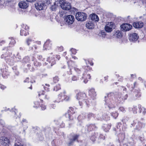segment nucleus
Listing matches in <instances>:
<instances>
[{"label":"nucleus","instance_id":"f8f14e48","mask_svg":"<svg viewBox=\"0 0 146 146\" xmlns=\"http://www.w3.org/2000/svg\"><path fill=\"white\" fill-rule=\"evenodd\" d=\"M80 135L78 134H74L72 136V138L70 139V141L67 143L68 146H71L73 145L74 142L76 141L79 142L78 138Z\"/></svg>","mask_w":146,"mask_h":146},{"label":"nucleus","instance_id":"412c9836","mask_svg":"<svg viewBox=\"0 0 146 146\" xmlns=\"http://www.w3.org/2000/svg\"><path fill=\"white\" fill-rule=\"evenodd\" d=\"M72 61H70L67 62L68 67L67 68L65 74H63V76H66V75H70L72 74V71L71 70L72 68L70 67L71 65H70V64L71 63H72Z\"/></svg>","mask_w":146,"mask_h":146},{"label":"nucleus","instance_id":"c03bdc74","mask_svg":"<svg viewBox=\"0 0 146 146\" xmlns=\"http://www.w3.org/2000/svg\"><path fill=\"white\" fill-rule=\"evenodd\" d=\"M61 89L60 86L59 84H58L55 86L53 90L55 91H57Z\"/></svg>","mask_w":146,"mask_h":146},{"label":"nucleus","instance_id":"f704fd0d","mask_svg":"<svg viewBox=\"0 0 146 146\" xmlns=\"http://www.w3.org/2000/svg\"><path fill=\"white\" fill-rule=\"evenodd\" d=\"M98 136V134L97 133H94L90 137V140L93 142H94L96 139L97 138Z\"/></svg>","mask_w":146,"mask_h":146},{"label":"nucleus","instance_id":"c9c22d12","mask_svg":"<svg viewBox=\"0 0 146 146\" xmlns=\"http://www.w3.org/2000/svg\"><path fill=\"white\" fill-rule=\"evenodd\" d=\"M114 35L118 38H120L122 36V33L121 31L117 30L115 33Z\"/></svg>","mask_w":146,"mask_h":146},{"label":"nucleus","instance_id":"6e6552de","mask_svg":"<svg viewBox=\"0 0 146 146\" xmlns=\"http://www.w3.org/2000/svg\"><path fill=\"white\" fill-rule=\"evenodd\" d=\"M118 140L120 143V146H125L126 144L123 143V142L125 139V133L120 132L117 135Z\"/></svg>","mask_w":146,"mask_h":146},{"label":"nucleus","instance_id":"ddd939ff","mask_svg":"<svg viewBox=\"0 0 146 146\" xmlns=\"http://www.w3.org/2000/svg\"><path fill=\"white\" fill-rule=\"evenodd\" d=\"M115 100L110 99H107L105 100V104L107 106L109 109H113L115 108L114 104Z\"/></svg>","mask_w":146,"mask_h":146},{"label":"nucleus","instance_id":"1a4fd4ad","mask_svg":"<svg viewBox=\"0 0 146 146\" xmlns=\"http://www.w3.org/2000/svg\"><path fill=\"white\" fill-rule=\"evenodd\" d=\"M74 113L75 111L74 108L72 107H70L67 112L66 113L65 116L66 118L69 119V121H72L74 120V118L72 117V115Z\"/></svg>","mask_w":146,"mask_h":146},{"label":"nucleus","instance_id":"39448f33","mask_svg":"<svg viewBox=\"0 0 146 146\" xmlns=\"http://www.w3.org/2000/svg\"><path fill=\"white\" fill-rule=\"evenodd\" d=\"M45 91L44 90H41L38 92V97L40 100L41 102H43V100H48L50 98V95L49 94H45Z\"/></svg>","mask_w":146,"mask_h":146},{"label":"nucleus","instance_id":"13d9d810","mask_svg":"<svg viewBox=\"0 0 146 146\" xmlns=\"http://www.w3.org/2000/svg\"><path fill=\"white\" fill-rule=\"evenodd\" d=\"M99 138L100 139L104 140L105 139V137L103 135L100 134L99 136Z\"/></svg>","mask_w":146,"mask_h":146},{"label":"nucleus","instance_id":"f257e3e1","mask_svg":"<svg viewBox=\"0 0 146 146\" xmlns=\"http://www.w3.org/2000/svg\"><path fill=\"white\" fill-rule=\"evenodd\" d=\"M76 98L80 106H82L84 104L87 107H89L92 105L91 100H89V98L84 92H79L76 94Z\"/></svg>","mask_w":146,"mask_h":146},{"label":"nucleus","instance_id":"4468645a","mask_svg":"<svg viewBox=\"0 0 146 146\" xmlns=\"http://www.w3.org/2000/svg\"><path fill=\"white\" fill-rule=\"evenodd\" d=\"M64 20L65 21L66 24L68 25H70L73 23L75 20V19L73 16L68 15L65 17Z\"/></svg>","mask_w":146,"mask_h":146},{"label":"nucleus","instance_id":"58836bf2","mask_svg":"<svg viewBox=\"0 0 146 146\" xmlns=\"http://www.w3.org/2000/svg\"><path fill=\"white\" fill-rule=\"evenodd\" d=\"M74 68L75 71L77 73V74L79 75H80V74H81L82 71H84L82 70H84V69H83V67L81 69H80L76 67H74Z\"/></svg>","mask_w":146,"mask_h":146},{"label":"nucleus","instance_id":"bf43d9fd","mask_svg":"<svg viewBox=\"0 0 146 146\" xmlns=\"http://www.w3.org/2000/svg\"><path fill=\"white\" fill-rule=\"evenodd\" d=\"M40 76L41 78H46L47 76V74H42L40 75Z\"/></svg>","mask_w":146,"mask_h":146},{"label":"nucleus","instance_id":"f3484780","mask_svg":"<svg viewBox=\"0 0 146 146\" xmlns=\"http://www.w3.org/2000/svg\"><path fill=\"white\" fill-rule=\"evenodd\" d=\"M29 27L27 25H24L22 27L20 31V35L21 36H26L29 35Z\"/></svg>","mask_w":146,"mask_h":146},{"label":"nucleus","instance_id":"20e7f679","mask_svg":"<svg viewBox=\"0 0 146 146\" xmlns=\"http://www.w3.org/2000/svg\"><path fill=\"white\" fill-rule=\"evenodd\" d=\"M127 97L128 95L127 94L125 95L122 94H118L115 96V101L116 104L123 103L127 99Z\"/></svg>","mask_w":146,"mask_h":146},{"label":"nucleus","instance_id":"052dcab7","mask_svg":"<svg viewBox=\"0 0 146 146\" xmlns=\"http://www.w3.org/2000/svg\"><path fill=\"white\" fill-rule=\"evenodd\" d=\"M119 110L122 112H124L125 111L124 108L123 107H120L119 108Z\"/></svg>","mask_w":146,"mask_h":146},{"label":"nucleus","instance_id":"bb28decb","mask_svg":"<svg viewBox=\"0 0 146 146\" xmlns=\"http://www.w3.org/2000/svg\"><path fill=\"white\" fill-rule=\"evenodd\" d=\"M134 95H135L136 99H139L141 96V93L140 90L138 89H135L134 92Z\"/></svg>","mask_w":146,"mask_h":146},{"label":"nucleus","instance_id":"2eb2a0df","mask_svg":"<svg viewBox=\"0 0 146 146\" xmlns=\"http://www.w3.org/2000/svg\"><path fill=\"white\" fill-rule=\"evenodd\" d=\"M0 143L3 146H9L10 143V139L6 137L2 136L0 137Z\"/></svg>","mask_w":146,"mask_h":146},{"label":"nucleus","instance_id":"0eeeda50","mask_svg":"<svg viewBox=\"0 0 146 146\" xmlns=\"http://www.w3.org/2000/svg\"><path fill=\"white\" fill-rule=\"evenodd\" d=\"M87 17V15L86 13L80 12H77L75 16L76 19L81 21H84L86 20Z\"/></svg>","mask_w":146,"mask_h":146},{"label":"nucleus","instance_id":"a211bd4d","mask_svg":"<svg viewBox=\"0 0 146 146\" xmlns=\"http://www.w3.org/2000/svg\"><path fill=\"white\" fill-rule=\"evenodd\" d=\"M141 122L140 121H138L136 125L135 129L139 131L144 127L145 124L144 122L145 120L143 118H142L141 119Z\"/></svg>","mask_w":146,"mask_h":146},{"label":"nucleus","instance_id":"9b49d317","mask_svg":"<svg viewBox=\"0 0 146 146\" xmlns=\"http://www.w3.org/2000/svg\"><path fill=\"white\" fill-rule=\"evenodd\" d=\"M41 44V42L39 41H37L33 42L32 44V46H29V50L33 51H36L39 47Z\"/></svg>","mask_w":146,"mask_h":146},{"label":"nucleus","instance_id":"a19ab883","mask_svg":"<svg viewBox=\"0 0 146 146\" xmlns=\"http://www.w3.org/2000/svg\"><path fill=\"white\" fill-rule=\"evenodd\" d=\"M111 114L113 118L115 119H116L118 116L119 114L117 111H115L111 113Z\"/></svg>","mask_w":146,"mask_h":146},{"label":"nucleus","instance_id":"338daca9","mask_svg":"<svg viewBox=\"0 0 146 146\" xmlns=\"http://www.w3.org/2000/svg\"><path fill=\"white\" fill-rule=\"evenodd\" d=\"M12 69L13 70V72L14 71H16L17 70V67L16 66H14L12 68Z\"/></svg>","mask_w":146,"mask_h":146},{"label":"nucleus","instance_id":"0e129e2a","mask_svg":"<svg viewBox=\"0 0 146 146\" xmlns=\"http://www.w3.org/2000/svg\"><path fill=\"white\" fill-rule=\"evenodd\" d=\"M0 44L1 46L3 45H5V44H6V42L5 40H2L0 42Z\"/></svg>","mask_w":146,"mask_h":146},{"label":"nucleus","instance_id":"7ed1b4c3","mask_svg":"<svg viewBox=\"0 0 146 146\" xmlns=\"http://www.w3.org/2000/svg\"><path fill=\"white\" fill-rule=\"evenodd\" d=\"M83 71H84V73L82 77V79L83 80L84 82L86 83L89 79L91 78V76L90 74H88V72L92 70V68L88 66H83Z\"/></svg>","mask_w":146,"mask_h":146},{"label":"nucleus","instance_id":"e433bc0d","mask_svg":"<svg viewBox=\"0 0 146 146\" xmlns=\"http://www.w3.org/2000/svg\"><path fill=\"white\" fill-rule=\"evenodd\" d=\"M42 62H38L37 60H35L34 61L33 65L36 68L41 66Z\"/></svg>","mask_w":146,"mask_h":146},{"label":"nucleus","instance_id":"dca6fc26","mask_svg":"<svg viewBox=\"0 0 146 146\" xmlns=\"http://www.w3.org/2000/svg\"><path fill=\"white\" fill-rule=\"evenodd\" d=\"M115 24L113 22L108 23L107 24L105 27V30L107 32H111L113 30V28H114Z\"/></svg>","mask_w":146,"mask_h":146},{"label":"nucleus","instance_id":"9d476101","mask_svg":"<svg viewBox=\"0 0 146 146\" xmlns=\"http://www.w3.org/2000/svg\"><path fill=\"white\" fill-rule=\"evenodd\" d=\"M88 96L89 100H91L92 104L93 100L96 98V94L95 90L94 88H92L89 90Z\"/></svg>","mask_w":146,"mask_h":146},{"label":"nucleus","instance_id":"cd10ccee","mask_svg":"<svg viewBox=\"0 0 146 146\" xmlns=\"http://www.w3.org/2000/svg\"><path fill=\"white\" fill-rule=\"evenodd\" d=\"M18 5L19 7L22 9H26L28 6V5L26 1H22L20 2Z\"/></svg>","mask_w":146,"mask_h":146},{"label":"nucleus","instance_id":"6ab92c4d","mask_svg":"<svg viewBox=\"0 0 146 146\" xmlns=\"http://www.w3.org/2000/svg\"><path fill=\"white\" fill-rule=\"evenodd\" d=\"M60 3V6L61 8L64 10H69L71 8V5L70 3H66L64 1Z\"/></svg>","mask_w":146,"mask_h":146},{"label":"nucleus","instance_id":"7c9ffc66","mask_svg":"<svg viewBox=\"0 0 146 146\" xmlns=\"http://www.w3.org/2000/svg\"><path fill=\"white\" fill-rule=\"evenodd\" d=\"M90 17L92 21L95 22L98 21L99 20L98 16L94 13L90 15Z\"/></svg>","mask_w":146,"mask_h":146},{"label":"nucleus","instance_id":"680f3d73","mask_svg":"<svg viewBox=\"0 0 146 146\" xmlns=\"http://www.w3.org/2000/svg\"><path fill=\"white\" fill-rule=\"evenodd\" d=\"M71 50L72 53L74 54H75L77 52L76 50L72 48L71 49Z\"/></svg>","mask_w":146,"mask_h":146},{"label":"nucleus","instance_id":"473e14b6","mask_svg":"<svg viewBox=\"0 0 146 146\" xmlns=\"http://www.w3.org/2000/svg\"><path fill=\"white\" fill-rule=\"evenodd\" d=\"M47 61L50 64L51 66H52L56 63V61L53 57H49L47 59Z\"/></svg>","mask_w":146,"mask_h":146},{"label":"nucleus","instance_id":"37998d69","mask_svg":"<svg viewBox=\"0 0 146 146\" xmlns=\"http://www.w3.org/2000/svg\"><path fill=\"white\" fill-rule=\"evenodd\" d=\"M37 58L40 62H42L43 63V62L45 61V59L43 58L41 55H39L37 57Z\"/></svg>","mask_w":146,"mask_h":146},{"label":"nucleus","instance_id":"a878e982","mask_svg":"<svg viewBox=\"0 0 146 146\" xmlns=\"http://www.w3.org/2000/svg\"><path fill=\"white\" fill-rule=\"evenodd\" d=\"M138 108L139 109V113H142L143 115H145L146 114V108L142 106L141 104H139L138 105Z\"/></svg>","mask_w":146,"mask_h":146},{"label":"nucleus","instance_id":"49530a36","mask_svg":"<svg viewBox=\"0 0 146 146\" xmlns=\"http://www.w3.org/2000/svg\"><path fill=\"white\" fill-rule=\"evenodd\" d=\"M43 86L44 88L45 91H46L47 92L49 91V87L50 86L49 84H45V85H43Z\"/></svg>","mask_w":146,"mask_h":146},{"label":"nucleus","instance_id":"c85d7f7f","mask_svg":"<svg viewBox=\"0 0 146 146\" xmlns=\"http://www.w3.org/2000/svg\"><path fill=\"white\" fill-rule=\"evenodd\" d=\"M51 43L49 40H47L44 43L43 48L44 50H49L51 49Z\"/></svg>","mask_w":146,"mask_h":146},{"label":"nucleus","instance_id":"f03ea898","mask_svg":"<svg viewBox=\"0 0 146 146\" xmlns=\"http://www.w3.org/2000/svg\"><path fill=\"white\" fill-rule=\"evenodd\" d=\"M7 48L3 49V51L5 52H3V54L1 56L2 58H4L6 62L10 65H13L14 63L18 62L19 60L17 58V56H12V54L7 50Z\"/></svg>","mask_w":146,"mask_h":146},{"label":"nucleus","instance_id":"72a5a7b5","mask_svg":"<svg viewBox=\"0 0 146 146\" xmlns=\"http://www.w3.org/2000/svg\"><path fill=\"white\" fill-rule=\"evenodd\" d=\"M86 27L89 29H93L94 28V24L92 21H89L86 24Z\"/></svg>","mask_w":146,"mask_h":146},{"label":"nucleus","instance_id":"774afa93","mask_svg":"<svg viewBox=\"0 0 146 146\" xmlns=\"http://www.w3.org/2000/svg\"><path fill=\"white\" fill-rule=\"evenodd\" d=\"M89 63L91 65L93 66L94 64V63L92 61H88Z\"/></svg>","mask_w":146,"mask_h":146},{"label":"nucleus","instance_id":"e2e57ef3","mask_svg":"<svg viewBox=\"0 0 146 146\" xmlns=\"http://www.w3.org/2000/svg\"><path fill=\"white\" fill-rule=\"evenodd\" d=\"M56 7L54 5H52L50 7V9L52 11H54L56 10Z\"/></svg>","mask_w":146,"mask_h":146},{"label":"nucleus","instance_id":"69168bd1","mask_svg":"<svg viewBox=\"0 0 146 146\" xmlns=\"http://www.w3.org/2000/svg\"><path fill=\"white\" fill-rule=\"evenodd\" d=\"M104 119L106 120H108L110 119V117L109 116H108L107 115H105L104 116Z\"/></svg>","mask_w":146,"mask_h":146},{"label":"nucleus","instance_id":"2f4dec72","mask_svg":"<svg viewBox=\"0 0 146 146\" xmlns=\"http://www.w3.org/2000/svg\"><path fill=\"white\" fill-rule=\"evenodd\" d=\"M111 127V123L104 124L102 126V128L105 132H108L110 129Z\"/></svg>","mask_w":146,"mask_h":146},{"label":"nucleus","instance_id":"603ef678","mask_svg":"<svg viewBox=\"0 0 146 146\" xmlns=\"http://www.w3.org/2000/svg\"><path fill=\"white\" fill-rule=\"evenodd\" d=\"M32 42V40L31 39L29 38H27L26 40V42L27 45L29 46H30L31 42Z\"/></svg>","mask_w":146,"mask_h":146},{"label":"nucleus","instance_id":"3c124183","mask_svg":"<svg viewBox=\"0 0 146 146\" xmlns=\"http://www.w3.org/2000/svg\"><path fill=\"white\" fill-rule=\"evenodd\" d=\"M94 114L92 113H89L87 115V117L89 119H90L92 117L94 116Z\"/></svg>","mask_w":146,"mask_h":146},{"label":"nucleus","instance_id":"4c0bfd02","mask_svg":"<svg viewBox=\"0 0 146 146\" xmlns=\"http://www.w3.org/2000/svg\"><path fill=\"white\" fill-rule=\"evenodd\" d=\"M64 100L66 101H69L70 99V96L66 95V93L65 91H64Z\"/></svg>","mask_w":146,"mask_h":146},{"label":"nucleus","instance_id":"c756f323","mask_svg":"<svg viewBox=\"0 0 146 146\" xmlns=\"http://www.w3.org/2000/svg\"><path fill=\"white\" fill-rule=\"evenodd\" d=\"M64 91L61 92L58 96L57 98L56 101L58 102H62L64 100Z\"/></svg>","mask_w":146,"mask_h":146},{"label":"nucleus","instance_id":"6e6d98bb","mask_svg":"<svg viewBox=\"0 0 146 146\" xmlns=\"http://www.w3.org/2000/svg\"><path fill=\"white\" fill-rule=\"evenodd\" d=\"M122 126V124L121 122H119L117 124V128L121 129V127Z\"/></svg>","mask_w":146,"mask_h":146},{"label":"nucleus","instance_id":"4d7b16f0","mask_svg":"<svg viewBox=\"0 0 146 146\" xmlns=\"http://www.w3.org/2000/svg\"><path fill=\"white\" fill-rule=\"evenodd\" d=\"M0 88L2 90H4L6 88V87L3 85H2L1 84H0Z\"/></svg>","mask_w":146,"mask_h":146},{"label":"nucleus","instance_id":"5701e85b","mask_svg":"<svg viewBox=\"0 0 146 146\" xmlns=\"http://www.w3.org/2000/svg\"><path fill=\"white\" fill-rule=\"evenodd\" d=\"M139 38V36L136 33H133L129 35V40L132 41H137Z\"/></svg>","mask_w":146,"mask_h":146},{"label":"nucleus","instance_id":"a18cd8bd","mask_svg":"<svg viewBox=\"0 0 146 146\" xmlns=\"http://www.w3.org/2000/svg\"><path fill=\"white\" fill-rule=\"evenodd\" d=\"M80 75H78L77 76L74 75L71 78V80L73 81H76L79 80V76Z\"/></svg>","mask_w":146,"mask_h":146},{"label":"nucleus","instance_id":"423d86ee","mask_svg":"<svg viewBox=\"0 0 146 146\" xmlns=\"http://www.w3.org/2000/svg\"><path fill=\"white\" fill-rule=\"evenodd\" d=\"M8 67L5 64L2 65L0 70L2 73V75L3 77L7 78L9 76L10 72L8 70Z\"/></svg>","mask_w":146,"mask_h":146},{"label":"nucleus","instance_id":"aec40b11","mask_svg":"<svg viewBox=\"0 0 146 146\" xmlns=\"http://www.w3.org/2000/svg\"><path fill=\"white\" fill-rule=\"evenodd\" d=\"M98 128L97 127L95 124H90L86 125V129L88 132H90L96 130Z\"/></svg>","mask_w":146,"mask_h":146},{"label":"nucleus","instance_id":"b1692460","mask_svg":"<svg viewBox=\"0 0 146 146\" xmlns=\"http://www.w3.org/2000/svg\"><path fill=\"white\" fill-rule=\"evenodd\" d=\"M41 1H38L35 4V7L37 10H41L43 9L44 4Z\"/></svg>","mask_w":146,"mask_h":146},{"label":"nucleus","instance_id":"de8ad7c7","mask_svg":"<svg viewBox=\"0 0 146 146\" xmlns=\"http://www.w3.org/2000/svg\"><path fill=\"white\" fill-rule=\"evenodd\" d=\"M59 78L58 76H56L53 78V81L54 83L58 82L59 81Z\"/></svg>","mask_w":146,"mask_h":146},{"label":"nucleus","instance_id":"5fc2aeb1","mask_svg":"<svg viewBox=\"0 0 146 146\" xmlns=\"http://www.w3.org/2000/svg\"><path fill=\"white\" fill-rule=\"evenodd\" d=\"M57 48L58 52H62L63 50V47L62 46L57 47Z\"/></svg>","mask_w":146,"mask_h":146},{"label":"nucleus","instance_id":"393cba45","mask_svg":"<svg viewBox=\"0 0 146 146\" xmlns=\"http://www.w3.org/2000/svg\"><path fill=\"white\" fill-rule=\"evenodd\" d=\"M133 26L136 28H141L143 26V23L142 21H137L133 23Z\"/></svg>","mask_w":146,"mask_h":146},{"label":"nucleus","instance_id":"864d4df0","mask_svg":"<svg viewBox=\"0 0 146 146\" xmlns=\"http://www.w3.org/2000/svg\"><path fill=\"white\" fill-rule=\"evenodd\" d=\"M40 107H41V109L42 110H44L46 108V106L44 104H40Z\"/></svg>","mask_w":146,"mask_h":146},{"label":"nucleus","instance_id":"09e8293b","mask_svg":"<svg viewBox=\"0 0 146 146\" xmlns=\"http://www.w3.org/2000/svg\"><path fill=\"white\" fill-rule=\"evenodd\" d=\"M132 110L134 113L135 114L137 113V106H133L132 108Z\"/></svg>","mask_w":146,"mask_h":146},{"label":"nucleus","instance_id":"4be33fe9","mask_svg":"<svg viewBox=\"0 0 146 146\" xmlns=\"http://www.w3.org/2000/svg\"><path fill=\"white\" fill-rule=\"evenodd\" d=\"M121 28L123 29L124 31H126L131 29L132 28V26L128 23L123 24L121 25Z\"/></svg>","mask_w":146,"mask_h":146},{"label":"nucleus","instance_id":"ea45409f","mask_svg":"<svg viewBox=\"0 0 146 146\" xmlns=\"http://www.w3.org/2000/svg\"><path fill=\"white\" fill-rule=\"evenodd\" d=\"M40 104L39 102L38 101H35L34 102V105L33 107L34 108H37L40 107Z\"/></svg>","mask_w":146,"mask_h":146},{"label":"nucleus","instance_id":"79ce46f5","mask_svg":"<svg viewBox=\"0 0 146 146\" xmlns=\"http://www.w3.org/2000/svg\"><path fill=\"white\" fill-rule=\"evenodd\" d=\"M27 69L29 70L31 72H33L35 70V69L34 67H33V66H31V65L30 64H28L27 65Z\"/></svg>","mask_w":146,"mask_h":146},{"label":"nucleus","instance_id":"8fccbe9b","mask_svg":"<svg viewBox=\"0 0 146 146\" xmlns=\"http://www.w3.org/2000/svg\"><path fill=\"white\" fill-rule=\"evenodd\" d=\"M14 72L15 73V74L13 75V78L14 79H15L16 78L17 76H19V72L18 71V70L16 71H14Z\"/></svg>","mask_w":146,"mask_h":146}]
</instances>
